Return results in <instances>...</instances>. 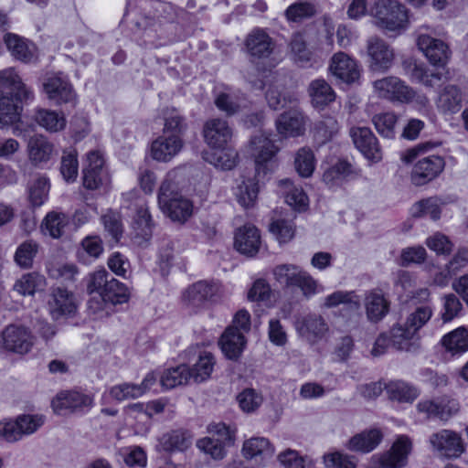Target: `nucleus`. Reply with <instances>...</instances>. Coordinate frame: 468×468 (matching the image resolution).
<instances>
[{
	"label": "nucleus",
	"instance_id": "obj_14",
	"mask_svg": "<svg viewBox=\"0 0 468 468\" xmlns=\"http://www.w3.org/2000/svg\"><path fill=\"white\" fill-rule=\"evenodd\" d=\"M245 47L252 58H267L274 51L275 41L265 29L255 27L247 35Z\"/></svg>",
	"mask_w": 468,
	"mask_h": 468
},
{
	"label": "nucleus",
	"instance_id": "obj_9",
	"mask_svg": "<svg viewBox=\"0 0 468 468\" xmlns=\"http://www.w3.org/2000/svg\"><path fill=\"white\" fill-rule=\"evenodd\" d=\"M47 303L49 314L54 320L72 316L78 308L75 294L62 287L51 289Z\"/></svg>",
	"mask_w": 468,
	"mask_h": 468
},
{
	"label": "nucleus",
	"instance_id": "obj_30",
	"mask_svg": "<svg viewBox=\"0 0 468 468\" xmlns=\"http://www.w3.org/2000/svg\"><path fill=\"white\" fill-rule=\"evenodd\" d=\"M367 316L371 322L380 321L388 313L389 303L378 291H371L365 298Z\"/></svg>",
	"mask_w": 468,
	"mask_h": 468
},
{
	"label": "nucleus",
	"instance_id": "obj_29",
	"mask_svg": "<svg viewBox=\"0 0 468 468\" xmlns=\"http://www.w3.org/2000/svg\"><path fill=\"white\" fill-rule=\"evenodd\" d=\"M153 227L154 224L148 207L145 204L138 206L133 222V239L139 245L150 239L153 235Z\"/></svg>",
	"mask_w": 468,
	"mask_h": 468
},
{
	"label": "nucleus",
	"instance_id": "obj_20",
	"mask_svg": "<svg viewBox=\"0 0 468 468\" xmlns=\"http://www.w3.org/2000/svg\"><path fill=\"white\" fill-rule=\"evenodd\" d=\"M417 45L432 65L444 66L447 63L450 51L448 46L442 40L433 38L428 35H420Z\"/></svg>",
	"mask_w": 468,
	"mask_h": 468
},
{
	"label": "nucleus",
	"instance_id": "obj_58",
	"mask_svg": "<svg viewBox=\"0 0 468 468\" xmlns=\"http://www.w3.org/2000/svg\"><path fill=\"white\" fill-rule=\"evenodd\" d=\"M295 169L303 177H309L314 170V153L309 148H301L295 156Z\"/></svg>",
	"mask_w": 468,
	"mask_h": 468
},
{
	"label": "nucleus",
	"instance_id": "obj_63",
	"mask_svg": "<svg viewBox=\"0 0 468 468\" xmlns=\"http://www.w3.org/2000/svg\"><path fill=\"white\" fill-rule=\"evenodd\" d=\"M270 231L281 243L291 240L294 236V227L290 220L277 219L271 223Z\"/></svg>",
	"mask_w": 468,
	"mask_h": 468
},
{
	"label": "nucleus",
	"instance_id": "obj_27",
	"mask_svg": "<svg viewBox=\"0 0 468 468\" xmlns=\"http://www.w3.org/2000/svg\"><path fill=\"white\" fill-rule=\"evenodd\" d=\"M275 449L270 441L264 437H252L246 440L242 446V453L246 459H255L261 462L271 459Z\"/></svg>",
	"mask_w": 468,
	"mask_h": 468
},
{
	"label": "nucleus",
	"instance_id": "obj_21",
	"mask_svg": "<svg viewBox=\"0 0 468 468\" xmlns=\"http://www.w3.org/2000/svg\"><path fill=\"white\" fill-rule=\"evenodd\" d=\"M261 244V234L256 227L246 224L237 229L234 246L241 254L249 257L256 255Z\"/></svg>",
	"mask_w": 468,
	"mask_h": 468
},
{
	"label": "nucleus",
	"instance_id": "obj_56",
	"mask_svg": "<svg viewBox=\"0 0 468 468\" xmlns=\"http://www.w3.org/2000/svg\"><path fill=\"white\" fill-rule=\"evenodd\" d=\"M290 47L294 60L301 66H306L312 61V52L307 48L302 34L296 33L292 36Z\"/></svg>",
	"mask_w": 468,
	"mask_h": 468
},
{
	"label": "nucleus",
	"instance_id": "obj_6",
	"mask_svg": "<svg viewBox=\"0 0 468 468\" xmlns=\"http://www.w3.org/2000/svg\"><path fill=\"white\" fill-rule=\"evenodd\" d=\"M432 452L441 458H457L465 450L461 435L452 430H441L429 439Z\"/></svg>",
	"mask_w": 468,
	"mask_h": 468
},
{
	"label": "nucleus",
	"instance_id": "obj_37",
	"mask_svg": "<svg viewBox=\"0 0 468 468\" xmlns=\"http://www.w3.org/2000/svg\"><path fill=\"white\" fill-rule=\"evenodd\" d=\"M47 285L46 278L37 272L26 273L14 284V290L21 295H34L37 292L44 291Z\"/></svg>",
	"mask_w": 468,
	"mask_h": 468
},
{
	"label": "nucleus",
	"instance_id": "obj_10",
	"mask_svg": "<svg viewBox=\"0 0 468 468\" xmlns=\"http://www.w3.org/2000/svg\"><path fill=\"white\" fill-rule=\"evenodd\" d=\"M369 57V69L386 72L393 65L395 54L390 46L378 37H371L367 43Z\"/></svg>",
	"mask_w": 468,
	"mask_h": 468
},
{
	"label": "nucleus",
	"instance_id": "obj_3",
	"mask_svg": "<svg viewBox=\"0 0 468 468\" xmlns=\"http://www.w3.org/2000/svg\"><path fill=\"white\" fill-rule=\"evenodd\" d=\"M374 24L380 29L400 33L408 27V10L397 0H378L371 8Z\"/></svg>",
	"mask_w": 468,
	"mask_h": 468
},
{
	"label": "nucleus",
	"instance_id": "obj_4",
	"mask_svg": "<svg viewBox=\"0 0 468 468\" xmlns=\"http://www.w3.org/2000/svg\"><path fill=\"white\" fill-rule=\"evenodd\" d=\"M275 281L287 288L297 287L309 298L317 292L318 282L310 273L294 264H280L273 268Z\"/></svg>",
	"mask_w": 468,
	"mask_h": 468
},
{
	"label": "nucleus",
	"instance_id": "obj_41",
	"mask_svg": "<svg viewBox=\"0 0 468 468\" xmlns=\"http://www.w3.org/2000/svg\"><path fill=\"white\" fill-rule=\"evenodd\" d=\"M38 249V243L32 239L22 242L16 250L15 262L22 269H31Z\"/></svg>",
	"mask_w": 468,
	"mask_h": 468
},
{
	"label": "nucleus",
	"instance_id": "obj_11",
	"mask_svg": "<svg viewBox=\"0 0 468 468\" xmlns=\"http://www.w3.org/2000/svg\"><path fill=\"white\" fill-rule=\"evenodd\" d=\"M43 89L48 100L58 105L74 102L76 98L72 85L60 72L48 75L43 82Z\"/></svg>",
	"mask_w": 468,
	"mask_h": 468
},
{
	"label": "nucleus",
	"instance_id": "obj_7",
	"mask_svg": "<svg viewBox=\"0 0 468 468\" xmlns=\"http://www.w3.org/2000/svg\"><path fill=\"white\" fill-rule=\"evenodd\" d=\"M220 284L216 282L199 281L188 286L182 294L184 305L194 311L204 308L219 292Z\"/></svg>",
	"mask_w": 468,
	"mask_h": 468
},
{
	"label": "nucleus",
	"instance_id": "obj_38",
	"mask_svg": "<svg viewBox=\"0 0 468 468\" xmlns=\"http://www.w3.org/2000/svg\"><path fill=\"white\" fill-rule=\"evenodd\" d=\"M5 43L16 59L23 62H30L34 58L33 48L29 47L24 38L17 35L6 34L5 36Z\"/></svg>",
	"mask_w": 468,
	"mask_h": 468
},
{
	"label": "nucleus",
	"instance_id": "obj_22",
	"mask_svg": "<svg viewBox=\"0 0 468 468\" xmlns=\"http://www.w3.org/2000/svg\"><path fill=\"white\" fill-rule=\"evenodd\" d=\"M306 117L299 110H292L279 116L276 121L278 133L284 137L303 135L305 131Z\"/></svg>",
	"mask_w": 468,
	"mask_h": 468
},
{
	"label": "nucleus",
	"instance_id": "obj_43",
	"mask_svg": "<svg viewBox=\"0 0 468 468\" xmlns=\"http://www.w3.org/2000/svg\"><path fill=\"white\" fill-rule=\"evenodd\" d=\"M399 116L393 112H387L375 114L372 122L377 132L383 137L392 139L395 137V127Z\"/></svg>",
	"mask_w": 468,
	"mask_h": 468
},
{
	"label": "nucleus",
	"instance_id": "obj_62",
	"mask_svg": "<svg viewBox=\"0 0 468 468\" xmlns=\"http://www.w3.org/2000/svg\"><path fill=\"white\" fill-rule=\"evenodd\" d=\"M49 190L48 179L45 176H39L29 187V197L34 206H41L48 197Z\"/></svg>",
	"mask_w": 468,
	"mask_h": 468
},
{
	"label": "nucleus",
	"instance_id": "obj_2",
	"mask_svg": "<svg viewBox=\"0 0 468 468\" xmlns=\"http://www.w3.org/2000/svg\"><path fill=\"white\" fill-rule=\"evenodd\" d=\"M177 174L176 170L166 174L159 188L158 204L161 210L173 221L184 223L192 216L193 204L178 192Z\"/></svg>",
	"mask_w": 468,
	"mask_h": 468
},
{
	"label": "nucleus",
	"instance_id": "obj_19",
	"mask_svg": "<svg viewBox=\"0 0 468 468\" xmlns=\"http://www.w3.org/2000/svg\"><path fill=\"white\" fill-rule=\"evenodd\" d=\"M203 135L209 146L223 149L232 138V129L225 120L210 119L204 124Z\"/></svg>",
	"mask_w": 468,
	"mask_h": 468
},
{
	"label": "nucleus",
	"instance_id": "obj_57",
	"mask_svg": "<svg viewBox=\"0 0 468 468\" xmlns=\"http://www.w3.org/2000/svg\"><path fill=\"white\" fill-rule=\"evenodd\" d=\"M353 174L351 164L346 161H339L324 171L323 180L328 185H334L350 176Z\"/></svg>",
	"mask_w": 468,
	"mask_h": 468
},
{
	"label": "nucleus",
	"instance_id": "obj_52",
	"mask_svg": "<svg viewBox=\"0 0 468 468\" xmlns=\"http://www.w3.org/2000/svg\"><path fill=\"white\" fill-rule=\"evenodd\" d=\"M338 130L339 125L336 119L325 116L315 124L314 136L321 144H324L331 140L338 133Z\"/></svg>",
	"mask_w": 468,
	"mask_h": 468
},
{
	"label": "nucleus",
	"instance_id": "obj_46",
	"mask_svg": "<svg viewBox=\"0 0 468 468\" xmlns=\"http://www.w3.org/2000/svg\"><path fill=\"white\" fill-rule=\"evenodd\" d=\"M410 214L413 218L429 215L433 220L439 219L441 217L439 199L431 197L416 202L410 208Z\"/></svg>",
	"mask_w": 468,
	"mask_h": 468
},
{
	"label": "nucleus",
	"instance_id": "obj_59",
	"mask_svg": "<svg viewBox=\"0 0 468 468\" xmlns=\"http://www.w3.org/2000/svg\"><path fill=\"white\" fill-rule=\"evenodd\" d=\"M143 389L138 384L122 383L111 388L109 394L112 399L122 401L143 396Z\"/></svg>",
	"mask_w": 468,
	"mask_h": 468
},
{
	"label": "nucleus",
	"instance_id": "obj_24",
	"mask_svg": "<svg viewBox=\"0 0 468 468\" xmlns=\"http://www.w3.org/2000/svg\"><path fill=\"white\" fill-rule=\"evenodd\" d=\"M299 335L309 342L322 338L328 331V325L319 314H309L296 323Z\"/></svg>",
	"mask_w": 468,
	"mask_h": 468
},
{
	"label": "nucleus",
	"instance_id": "obj_18",
	"mask_svg": "<svg viewBox=\"0 0 468 468\" xmlns=\"http://www.w3.org/2000/svg\"><path fill=\"white\" fill-rule=\"evenodd\" d=\"M329 72L346 83H353L360 77L356 61L345 52H337L331 58Z\"/></svg>",
	"mask_w": 468,
	"mask_h": 468
},
{
	"label": "nucleus",
	"instance_id": "obj_33",
	"mask_svg": "<svg viewBox=\"0 0 468 468\" xmlns=\"http://www.w3.org/2000/svg\"><path fill=\"white\" fill-rule=\"evenodd\" d=\"M266 101L270 108L277 111L288 105H294L298 101V98L295 92L285 90L279 84H275L270 86L267 90Z\"/></svg>",
	"mask_w": 468,
	"mask_h": 468
},
{
	"label": "nucleus",
	"instance_id": "obj_60",
	"mask_svg": "<svg viewBox=\"0 0 468 468\" xmlns=\"http://www.w3.org/2000/svg\"><path fill=\"white\" fill-rule=\"evenodd\" d=\"M79 163L75 152H64L61 157L60 173L67 182H73L78 176Z\"/></svg>",
	"mask_w": 468,
	"mask_h": 468
},
{
	"label": "nucleus",
	"instance_id": "obj_1",
	"mask_svg": "<svg viewBox=\"0 0 468 468\" xmlns=\"http://www.w3.org/2000/svg\"><path fill=\"white\" fill-rule=\"evenodd\" d=\"M34 99V92L14 68L0 70V125H8L18 119L17 102H27Z\"/></svg>",
	"mask_w": 468,
	"mask_h": 468
},
{
	"label": "nucleus",
	"instance_id": "obj_53",
	"mask_svg": "<svg viewBox=\"0 0 468 468\" xmlns=\"http://www.w3.org/2000/svg\"><path fill=\"white\" fill-rule=\"evenodd\" d=\"M105 231L112 238L115 242H118L123 234V225L122 217L119 212L109 210L101 217Z\"/></svg>",
	"mask_w": 468,
	"mask_h": 468
},
{
	"label": "nucleus",
	"instance_id": "obj_50",
	"mask_svg": "<svg viewBox=\"0 0 468 468\" xmlns=\"http://www.w3.org/2000/svg\"><path fill=\"white\" fill-rule=\"evenodd\" d=\"M197 449L207 455H209L214 460H222L226 454L227 450L223 441L216 440L214 437H204L197 441Z\"/></svg>",
	"mask_w": 468,
	"mask_h": 468
},
{
	"label": "nucleus",
	"instance_id": "obj_13",
	"mask_svg": "<svg viewBox=\"0 0 468 468\" xmlns=\"http://www.w3.org/2000/svg\"><path fill=\"white\" fill-rule=\"evenodd\" d=\"M350 136L360 153L372 162L382 159V150L378 138L368 127H352Z\"/></svg>",
	"mask_w": 468,
	"mask_h": 468
},
{
	"label": "nucleus",
	"instance_id": "obj_25",
	"mask_svg": "<svg viewBox=\"0 0 468 468\" xmlns=\"http://www.w3.org/2000/svg\"><path fill=\"white\" fill-rule=\"evenodd\" d=\"M463 93L456 85L448 84L440 90L436 106L443 114H454L462 108Z\"/></svg>",
	"mask_w": 468,
	"mask_h": 468
},
{
	"label": "nucleus",
	"instance_id": "obj_8",
	"mask_svg": "<svg viewBox=\"0 0 468 468\" xmlns=\"http://www.w3.org/2000/svg\"><path fill=\"white\" fill-rule=\"evenodd\" d=\"M411 446V441L408 436H399L390 451L381 455L372 456V468L403 467L407 463Z\"/></svg>",
	"mask_w": 468,
	"mask_h": 468
},
{
	"label": "nucleus",
	"instance_id": "obj_39",
	"mask_svg": "<svg viewBox=\"0 0 468 468\" xmlns=\"http://www.w3.org/2000/svg\"><path fill=\"white\" fill-rule=\"evenodd\" d=\"M242 102L243 99L229 89L218 92L215 99L217 108L229 116L238 113L241 110Z\"/></svg>",
	"mask_w": 468,
	"mask_h": 468
},
{
	"label": "nucleus",
	"instance_id": "obj_17",
	"mask_svg": "<svg viewBox=\"0 0 468 468\" xmlns=\"http://www.w3.org/2000/svg\"><path fill=\"white\" fill-rule=\"evenodd\" d=\"M3 347L6 351H29L35 344V337L24 326L10 324L2 333Z\"/></svg>",
	"mask_w": 468,
	"mask_h": 468
},
{
	"label": "nucleus",
	"instance_id": "obj_47",
	"mask_svg": "<svg viewBox=\"0 0 468 468\" xmlns=\"http://www.w3.org/2000/svg\"><path fill=\"white\" fill-rule=\"evenodd\" d=\"M447 351L468 350V328L459 327L445 335L441 340Z\"/></svg>",
	"mask_w": 468,
	"mask_h": 468
},
{
	"label": "nucleus",
	"instance_id": "obj_35",
	"mask_svg": "<svg viewBox=\"0 0 468 468\" xmlns=\"http://www.w3.org/2000/svg\"><path fill=\"white\" fill-rule=\"evenodd\" d=\"M309 95L315 107H324L335 99L332 87L323 79L313 80L309 85Z\"/></svg>",
	"mask_w": 468,
	"mask_h": 468
},
{
	"label": "nucleus",
	"instance_id": "obj_12",
	"mask_svg": "<svg viewBox=\"0 0 468 468\" xmlns=\"http://www.w3.org/2000/svg\"><path fill=\"white\" fill-rule=\"evenodd\" d=\"M373 89L378 98L391 102L402 103L410 94V86L396 76H388L375 80Z\"/></svg>",
	"mask_w": 468,
	"mask_h": 468
},
{
	"label": "nucleus",
	"instance_id": "obj_34",
	"mask_svg": "<svg viewBox=\"0 0 468 468\" xmlns=\"http://www.w3.org/2000/svg\"><path fill=\"white\" fill-rule=\"evenodd\" d=\"M385 389L389 399L403 403H411L420 395L417 388L402 380L389 381L385 384Z\"/></svg>",
	"mask_w": 468,
	"mask_h": 468
},
{
	"label": "nucleus",
	"instance_id": "obj_42",
	"mask_svg": "<svg viewBox=\"0 0 468 468\" xmlns=\"http://www.w3.org/2000/svg\"><path fill=\"white\" fill-rule=\"evenodd\" d=\"M431 314L432 311L429 306H420L409 315L405 324L406 328H404L409 341L431 319Z\"/></svg>",
	"mask_w": 468,
	"mask_h": 468
},
{
	"label": "nucleus",
	"instance_id": "obj_16",
	"mask_svg": "<svg viewBox=\"0 0 468 468\" xmlns=\"http://www.w3.org/2000/svg\"><path fill=\"white\" fill-rule=\"evenodd\" d=\"M445 162L439 155H431L418 161L411 172V182L423 186L436 178L444 169Z\"/></svg>",
	"mask_w": 468,
	"mask_h": 468
},
{
	"label": "nucleus",
	"instance_id": "obj_54",
	"mask_svg": "<svg viewBox=\"0 0 468 468\" xmlns=\"http://www.w3.org/2000/svg\"><path fill=\"white\" fill-rule=\"evenodd\" d=\"M240 409L247 413L254 412L262 404L263 397L254 388H245L238 396Z\"/></svg>",
	"mask_w": 468,
	"mask_h": 468
},
{
	"label": "nucleus",
	"instance_id": "obj_32",
	"mask_svg": "<svg viewBox=\"0 0 468 468\" xmlns=\"http://www.w3.org/2000/svg\"><path fill=\"white\" fill-rule=\"evenodd\" d=\"M193 436L187 431H173L164 434L160 439V445L165 452H183L192 444Z\"/></svg>",
	"mask_w": 468,
	"mask_h": 468
},
{
	"label": "nucleus",
	"instance_id": "obj_28",
	"mask_svg": "<svg viewBox=\"0 0 468 468\" xmlns=\"http://www.w3.org/2000/svg\"><path fill=\"white\" fill-rule=\"evenodd\" d=\"M412 344L408 340L402 326H394L388 333L381 334L376 340L374 351L380 349H410Z\"/></svg>",
	"mask_w": 468,
	"mask_h": 468
},
{
	"label": "nucleus",
	"instance_id": "obj_40",
	"mask_svg": "<svg viewBox=\"0 0 468 468\" xmlns=\"http://www.w3.org/2000/svg\"><path fill=\"white\" fill-rule=\"evenodd\" d=\"M35 119L41 127L50 133L59 132L66 126L65 117L51 110H37Z\"/></svg>",
	"mask_w": 468,
	"mask_h": 468
},
{
	"label": "nucleus",
	"instance_id": "obj_64",
	"mask_svg": "<svg viewBox=\"0 0 468 468\" xmlns=\"http://www.w3.org/2000/svg\"><path fill=\"white\" fill-rule=\"evenodd\" d=\"M324 462L326 468H356L354 457L338 452L325 454Z\"/></svg>",
	"mask_w": 468,
	"mask_h": 468
},
{
	"label": "nucleus",
	"instance_id": "obj_26",
	"mask_svg": "<svg viewBox=\"0 0 468 468\" xmlns=\"http://www.w3.org/2000/svg\"><path fill=\"white\" fill-rule=\"evenodd\" d=\"M27 148L28 159L36 166L48 162L54 152L53 144L39 134L33 135L28 139Z\"/></svg>",
	"mask_w": 468,
	"mask_h": 468
},
{
	"label": "nucleus",
	"instance_id": "obj_48",
	"mask_svg": "<svg viewBox=\"0 0 468 468\" xmlns=\"http://www.w3.org/2000/svg\"><path fill=\"white\" fill-rule=\"evenodd\" d=\"M280 185L286 189V203L297 210H304L308 206V197L301 188L293 186L290 179L280 181Z\"/></svg>",
	"mask_w": 468,
	"mask_h": 468
},
{
	"label": "nucleus",
	"instance_id": "obj_55",
	"mask_svg": "<svg viewBox=\"0 0 468 468\" xmlns=\"http://www.w3.org/2000/svg\"><path fill=\"white\" fill-rule=\"evenodd\" d=\"M236 196L239 203L248 208L254 206L258 197V186L252 179L242 181L238 186Z\"/></svg>",
	"mask_w": 468,
	"mask_h": 468
},
{
	"label": "nucleus",
	"instance_id": "obj_49",
	"mask_svg": "<svg viewBox=\"0 0 468 468\" xmlns=\"http://www.w3.org/2000/svg\"><path fill=\"white\" fill-rule=\"evenodd\" d=\"M101 294L111 305L126 303L130 297L127 287L115 278H111L110 282Z\"/></svg>",
	"mask_w": 468,
	"mask_h": 468
},
{
	"label": "nucleus",
	"instance_id": "obj_23",
	"mask_svg": "<svg viewBox=\"0 0 468 468\" xmlns=\"http://www.w3.org/2000/svg\"><path fill=\"white\" fill-rule=\"evenodd\" d=\"M183 142L179 136L171 134L160 136L152 143V157L159 162H168L181 150Z\"/></svg>",
	"mask_w": 468,
	"mask_h": 468
},
{
	"label": "nucleus",
	"instance_id": "obj_15",
	"mask_svg": "<svg viewBox=\"0 0 468 468\" xmlns=\"http://www.w3.org/2000/svg\"><path fill=\"white\" fill-rule=\"evenodd\" d=\"M279 148L274 144L270 136L264 133L254 135L250 143V152L255 161L256 171L271 163L278 153Z\"/></svg>",
	"mask_w": 468,
	"mask_h": 468
},
{
	"label": "nucleus",
	"instance_id": "obj_44",
	"mask_svg": "<svg viewBox=\"0 0 468 468\" xmlns=\"http://www.w3.org/2000/svg\"><path fill=\"white\" fill-rule=\"evenodd\" d=\"M215 360L211 353L199 356L198 360L190 368V378L196 383L207 380L214 369Z\"/></svg>",
	"mask_w": 468,
	"mask_h": 468
},
{
	"label": "nucleus",
	"instance_id": "obj_45",
	"mask_svg": "<svg viewBox=\"0 0 468 468\" xmlns=\"http://www.w3.org/2000/svg\"><path fill=\"white\" fill-rule=\"evenodd\" d=\"M246 339L236 327H228L218 340L221 351H242Z\"/></svg>",
	"mask_w": 468,
	"mask_h": 468
},
{
	"label": "nucleus",
	"instance_id": "obj_51",
	"mask_svg": "<svg viewBox=\"0 0 468 468\" xmlns=\"http://www.w3.org/2000/svg\"><path fill=\"white\" fill-rule=\"evenodd\" d=\"M68 223L65 214L52 211L46 216L42 226L52 238L58 239L64 233Z\"/></svg>",
	"mask_w": 468,
	"mask_h": 468
},
{
	"label": "nucleus",
	"instance_id": "obj_5",
	"mask_svg": "<svg viewBox=\"0 0 468 468\" xmlns=\"http://www.w3.org/2000/svg\"><path fill=\"white\" fill-rule=\"evenodd\" d=\"M94 405L93 397L77 390L58 392L51 401L53 411L60 416L82 414Z\"/></svg>",
	"mask_w": 468,
	"mask_h": 468
},
{
	"label": "nucleus",
	"instance_id": "obj_31",
	"mask_svg": "<svg viewBox=\"0 0 468 468\" xmlns=\"http://www.w3.org/2000/svg\"><path fill=\"white\" fill-rule=\"evenodd\" d=\"M383 434L378 429H371L352 437L348 443L351 451L369 452L382 441Z\"/></svg>",
	"mask_w": 468,
	"mask_h": 468
},
{
	"label": "nucleus",
	"instance_id": "obj_61",
	"mask_svg": "<svg viewBox=\"0 0 468 468\" xmlns=\"http://www.w3.org/2000/svg\"><path fill=\"white\" fill-rule=\"evenodd\" d=\"M16 420L23 437L35 433L45 422V417L40 414H21Z\"/></svg>",
	"mask_w": 468,
	"mask_h": 468
},
{
	"label": "nucleus",
	"instance_id": "obj_36",
	"mask_svg": "<svg viewBox=\"0 0 468 468\" xmlns=\"http://www.w3.org/2000/svg\"><path fill=\"white\" fill-rule=\"evenodd\" d=\"M190 379V368L186 365L169 367L160 376V383L166 389L187 385Z\"/></svg>",
	"mask_w": 468,
	"mask_h": 468
}]
</instances>
